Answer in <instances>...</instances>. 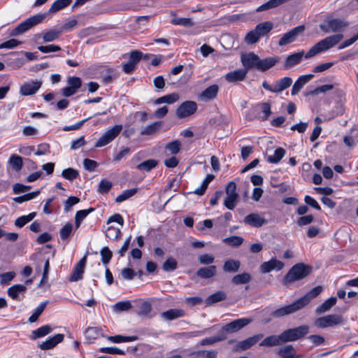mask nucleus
<instances>
[{
  "label": "nucleus",
  "instance_id": "33",
  "mask_svg": "<svg viewBox=\"0 0 358 358\" xmlns=\"http://www.w3.org/2000/svg\"><path fill=\"white\" fill-rule=\"evenodd\" d=\"M289 0H269L268 1L264 3V4L259 6L256 11L260 12L263 10H269L271 8H276L285 3L287 2Z\"/></svg>",
  "mask_w": 358,
  "mask_h": 358
},
{
  "label": "nucleus",
  "instance_id": "17",
  "mask_svg": "<svg viewBox=\"0 0 358 358\" xmlns=\"http://www.w3.org/2000/svg\"><path fill=\"white\" fill-rule=\"evenodd\" d=\"M26 291V285L17 284L10 287L7 290V294L12 299L20 301L24 297V293Z\"/></svg>",
  "mask_w": 358,
  "mask_h": 358
},
{
  "label": "nucleus",
  "instance_id": "30",
  "mask_svg": "<svg viewBox=\"0 0 358 358\" xmlns=\"http://www.w3.org/2000/svg\"><path fill=\"white\" fill-rule=\"evenodd\" d=\"M185 315L184 310L181 309H170L161 313V316L166 320H173Z\"/></svg>",
  "mask_w": 358,
  "mask_h": 358
},
{
  "label": "nucleus",
  "instance_id": "6",
  "mask_svg": "<svg viewBox=\"0 0 358 358\" xmlns=\"http://www.w3.org/2000/svg\"><path fill=\"white\" fill-rule=\"evenodd\" d=\"M252 322L251 318H239L225 324L221 329L222 334H232L238 331Z\"/></svg>",
  "mask_w": 358,
  "mask_h": 358
},
{
  "label": "nucleus",
  "instance_id": "64",
  "mask_svg": "<svg viewBox=\"0 0 358 358\" xmlns=\"http://www.w3.org/2000/svg\"><path fill=\"white\" fill-rule=\"evenodd\" d=\"M114 310L117 312L128 310L131 308V304L129 301H120L115 304Z\"/></svg>",
  "mask_w": 358,
  "mask_h": 358
},
{
  "label": "nucleus",
  "instance_id": "37",
  "mask_svg": "<svg viewBox=\"0 0 358 358\" xmlns=\"http://www.w3.org/2000/svg\"><path fill=\"white\" fill-rule=\"evenodd\" d=\"M273 29V23L270 21H266L258 24L255 29L260 36L267 34Z\"/></svg>",
  "mask_w": 358,
  "mask_h": 358
},
{
  "label": "nucleus",
  "instance_id": "10",
  "mask_svg": "<svg viewBox=\"0 0 358 358\" xmlns=\"http://www.w3.org/2000/svg\"><path fill=\"white\" fill-rule=\"evenodd\" d=\"M197 109V104L193 101H186L182 103L176 111L178 118H185L193 115Z\"/></svg>",
  "mask_w": 358,
  "mask_h": 358
},
{
  "label": "nucleus",
  "instance_id": "63",
  "mask_svg": "<svg viewBox=\"0 0 358 358\" xmlns=\"http://www.w3.org/2000/svg\"><path fill=\"white\" fill-rule=\"evenodd\" d=\"M237 199L238 196H227L224 201V206L229 210L234 209Z\"/></svg>",
  "mask_w": 358,
  "mask_h": 358
},
{
  "label": "nucleus",
  "instance_id": "61",
  "mask_svg": "<svg viewBox=\"0 0 358 358\" xmlns=\"http://www.w3.org/2000/svg\"><path fill=\"white\" fill-rule=\"evenodd\" d=\"M334 88L333 85H324L320 86L315 90L309 92L307 94L308 95H317L320 93H324L327 91L331 90Z\"/></svg>",
  "mask_w": 358,
  "mask_h": 358
},
{
  "label": "nucleus",
  "instance_id": "50",
  "mask_svg": "<svg viewBox=\"0 0 358 358\" xmlns=\"http://www.w3.org/2000/svg\"><path fill=\"white\" fill-rule=\"evenodd\" d=\"M108 339L113 343H124V342H131L137 340V336H124L121 335H117L113 336H108Z\"/></svg>",
  "mask_w": 358,
  "mask_h": 358
},
{
  "label": "nucleus",
  "instance_id": "12",
  "mask_svg": "<svg viewBox=\"0 0 358 358\" xmlns=\"http://www.w3.org/2000/svg\"><path fill=\"white\" fill-rule=\"evenodd\" d=\"M42 85L41 80H29L20 87L19 93L22 96H30L36 93Z\"/></svg>",
  "mask_w": 358,
  "mask_h": 358
},
{
  "label": "nucleus",
  "instance_id": "21",
  "mask_svg": "<svg viewBox=\"0 0 358 358\" xmlns=\"http://www.w3.org/2000/svg\"><path fill=\"white\" fill-rule=\"evenodd\" d=\"M314 76L313 74L303 75L298 78L292 86L291 94L294 96L297 94L303 87L308 83Z\"/></svg>",
  "mask_w": 358,
  "mask_h": 358
},
{
  "label": "nucleus",
  "instance_id": "54",
  "mask_svg": "<svg viewBox=\"0 0 358 358\" xmlns=\"http://www.w3.org/2000/svg\"><path fill=\"white\" fill-rule=\"evenodd\" d=\"M78 171L73 168H68L63 170L62 176L66 180L70 181L73 180L78 176Z\"/></svg>",
  "mask_w": 358,
  "mask_h": 358
},
{
  "label": "nucleus",
  "instance_id": "18",
  "mask_svg": "<svg viewBox=\"0 0 358 358\" xmlns=\"http://www.w3.org/2000/svg\"><path fill=\"white\" fill-rule=\"evenodd\" d=\"M280 57L278 56L268 57L264 59L259 58L257 70L260 71H266L274 66L280 62Z\"/></svg>",
  "mask_w": 358,
  "mask_h": 358
},
{
  "label": "nucleus",
  "instance_id": "49",
  "mask_svg": "<svg viewBox=\"0 0 358 358\" xmlns=\"http://www.w3.org/2000/svg\"><path fill=\"white\" fill-rule=\"evenodd\" d=\"M136 192H137L136 188L126 189L121 194L118 195L115 198V202H117V203L123 202V201H126L127 199L131 198L134 195H135L136 194Z\"/></svg>",
  "mask_w": 358,
  "mask_h": 358
},
{
  "label": "nucleus",
  "instance_id": "20",
  "mask_svg": "<svg viewBox=\"0 0 358 358\" xmlns=\"http://www.w3.org/2000/svg\"><path fill=\"white\" fill-rule=\"evenodd\" d=\"M263 336L264 335L262 334H258L251 337H249L244 341H240L236 346V350H246L250 348L255 344H256L259 340H261L263 338Z\"/></svg>",
  "mask_w": 358,
  "mask_h": 358
},
{
  "label": "nucleus",
  "instance_id": "58",
  "mask_svg": "<svg viewBox=\"0 0 358 358\" xmlns=\"http://www.w3.org/2000/svg\"><path fill=\"white\" fill-rule=\"evenodd\" d=\"M112 185L113 184L110 181L103 179L99 183L98 192L101 194H106L109 192L112 187Z\"/></svg>",
  "mask_w": 358,
  "mask_h": 358
},
{
  "label": "nucleus",
  "instance_id": "60",
  "mask_svg": "<svg viewBox=\"0 0 358 358\" xmlns=\"http://www.w3.org/2000/svg\"><path fill=\"white\" fill-rule=\"evenodd\" d=\"M15 273L13 271L3 273L0 275V283L1 285H8L15 278Z\"/></svg>",
  "mask_w": 358,
  "mask_h": 358
},
{
  "label": "nucleus",
  "instance_id": "40",
  "mask_svg": "<svg viewBox=\"0 0 358 358\" xmlns=\"http://www.w3.org/2000/svg\"><path fill=\"white\" fill-rule=\"evenodd\" d=\"M227 338V335L220 331L219 334L213 337L206 338L200 341L201 345H212L214 343L222 341Z\"/></svg>",
  "mask_w": 358,
  "mask_h": 358
},
{
  "label": "nucleus",
  "instance_id": "56",
  "mask_svg": "<svg viewBox=\"0 0 358 358\" xmlns=\"http://www.w3.org/2000/svg\"><path fill=\"white\" fill-rule=\"evenodd\" d=\"M260 37L261 36L254 29L247 34L245 37V41L248 44H255L259 41Z\"/></svg>",
  "mask_w": 358,
  "mask_h": 358
},
{
  "label": "nucleus",
  "instance_id": "26",
  "mask_svg": "<svg viewBox=\"0 0 358 358\" xmlns=\"http://www.w3.org/2000/svg\"><path fill=\"white\" fill-rule=\"evenodd\" d=\"M85 338L89 343L103 336L102 329L96 327H90L85 331Z\"/></svg>",
  "mask_w": 358,
  "mask_h": 358
},
{
  "label": "nucleus",
  "instance_id": "9",
  "mask_svg": "<svg viewBox=\"0 0 358 358\" xmlns=\"http://www.w3.org/2000/svg\"><path fill=\"white\" fill-rule=\"evenodd\" d=\"M292 79L289 77H284L276 81L274 87L269 85L266 80L262 83V87L271 92L280 93L291 86Z\"/></svg>",
  "mask_w": 358,
  "mask_h": 358
},
{
  "label": "nucleus",
  "instance_id": "5",
  "mask_svg": "<svg viewBox=\"0 0 358 358\" xmlns=\"http://www.w3.org/2000/svg\"><path fill=\"white\" fill-rule=\"evenodd\" d=\"M309 327L307 325H301L296 328L288 329L282 332L284 343L296 341L308 333Z\"/></svg>",
  "mask_w": 358,
  "mask_h": 358
},
{
  "label": "nucleus",
  "instance_id": "45",
  "mask_svg": "<svg viewBox=\"0 0 358 358\" xmlns=\"http://www.w3.org/2000/svg\"><path fill=\"white\" fill-rule=\"evenodd\" d=\"M36 213L35 212L31 213L27 215H22L17 218L15 221V225L17 227L22 228L26 224L31 221L36 216Z\"/></svg>",
  "mask_w": 358,
  "mask_h": 358
},
{
  "label": "nucleus",
  "instance_id": "47",
  "mask_svg": "<svg viewBox=\"0 0 358 358\" xmlns=\"http://www.w3.org/2000/svg\"><path fill=\"white\" fill-rule=\"evenodd\" d=\"M251 280V275L248 273H243L236 275L232 278V282L235 285H242Z\"/></svg>",
  "mask_w": 358,
  "mask_h": 358
},
{
  "label": "nucleus",
  "instance_id": "32",
  "mask_svg": "<svg viewBox=\"0 0 358 358\" xmlns=\"http://www.w3.org/2000/svg\"><path fill=\"white\" fill-rule=\"evenodd\" d=\"M336 297H330L329 299L326 300L321 306L316 308V313L322 314L329 311L336 303Z\"/></svg>",
  "mask_w": 358,
  "mask_h": 358
},
{
  "label": "nucleus",
  "instance_id": "46",
  "mask_svg": "<svg viewBox=\"0 0 358 358\" xmlns=\"http://www.w3.org/2000/svg\"><path fill=\"white\" fill-rule=\"evenodd\" d=\"M71 3V0H57L55 1L49 9V13H55L67 7Z\"/></svg>",
  "mask_w": 358,
  "mask_h": 358
},
{
  "label": "nucleus",
  "instance_id": "23",
  "mask_svg": "<svg viewBox=\"0 0 358 358\" xmlns=\"http://www.w3.org/2000/svg\"><path fill=\"white\" fill-rule=\"evenodd\" d=\"M322 286H317L310 290L306 295L298 299L302 308L309 303V302L317 296H318L322 291Z\"/></svg>",
  "mask_w": 358,
  "mask_h": 358
},
{
  "label": "nucleus",
  "instance_id": "36",
  "mask_svg": "<svg viewBox=\"0 0 358 358\" xmlns=\"http://www.w3.org/2000/svg\"><path fill=\"white\" fill-rule=\"evenodd\" d=\"M52 329L49 325L42 326L34 330L31 335V338L35 340L38 338L43 337L52 331Z\"/></svg>",
  "mask_w": 358,
  "mask_h": 358
},
{
  "label": "nucleus",
  "instance_id": "43",
  "mask_svg": "<svg viewBox=\"0 0 358 358\" xmlns=\"http://www.w3.org/2000/svg\"><path fill=\"white\" fill-rule=\"evenodd\" d=\"M285 155V150L282 148H278L273 155L267 157V162L272 164L278 163Z\"/></svg>",
  "mask_w": 358,
  "mask_h": 358
},
{
  "label": "nucleus",
  "instance_id": "42",
  "mask_svg": "<svg viewBox=\"0 0 358 358\" xmlns=\"http://www.w3.org/2000/svg\"><path fill=\"white\" fill-rule=\"evenodd\" d=\"M94 211L93 208H90L89 209L80 210L76 212L75 216V225L76 228L78 229L82 221L92 212Z\"/></svg>",
  "mask_w": 358,
  "mask_h": 358
},
{
  "label": "nucleus",
  "instance_id": "57",
  "mask_svg": "<svg viewBox=\"0 0 358 358\" xmlns=\"http://www.w3.org/2000/svg\"><path fill=\"white\" fill-rule=\"evenodd\" d=\"M73 230V224L71 223L66 224L59 231L60 237L62 240L67 239L71 235Z\"/></svg>",
  "mask_w": 358,
  "mask_h": 358
},
{
  "label": "nucleus",
  "instance_id": "35",
  "mask_svg": "<svg viewBox=\"0 0 358 358\" xmlns=\"http://www.w3.org/2000/svg\"><path fill=\"white\" fill-rule=\"evenodd\" d=\"M294 352V349L292 345H286L280 348L278 354L280 358H300V356L296 355Z\"/></svg>",
  "mask_w": 358,
  "mask_h": 358
},
{
  "label": "nucleus",
  "instance_id": "51",
  "mask_svg": "<svg viewBox=\"0 0 358 358\" xmlns=\"http://www.w3.org/2000/svg\"><path fill=\"white\" fill-rule=\"evenodd\" d=\"M226 297V294L224 292L217 291L208 297L207 302L209 304L215 303L224 300Z\"/></svg>",
  "mask_w": 358,
  "mask_h": 358
},
{
  "label": "nucleus",
  "instance_id": "53",
  "mask_svg": "<svg viewBox=\"0 0 358 358\" xmlns=\"http://www.w3.org/2000/svg\"><path fill=\"white\" fill-rule=\"evenodd\" d=\"M223 241L231 246L238 247L243 243V238L241 236H232L225 238Z\"/></svg>",
  "mask_w": 358,
  "mask_h": 358
},
{
  "label": "nucleus",
  "instance_id": "16",
  "mask_svg": "<svg viewBox=\"0 0 358 358\" xmlns=\"http://www.w3.org/2000/svg\"><path fill=\"white\" fill-rule=\"evenodd\" d=\"M86 262L87 256H84L75 266L73 271L69 278V281L76 282L83 278Z\"/></svg>",
  "mask_w": 358,
  "mask_h": 358
},
{
  "label": "nucleus",
  "instance_id": "1",
  "mask_svg": "<svg viewBox=\"0 0 358 358\" xmlns=\"http://www.w3.org/2000/svg\"><path fill=\"white\" fill-rule=\"evenodd\" d=\"M343 38V35L342 34L331 35L315 43L306 55H304L303 51H300L288 55L284 63L285 69H289L299 64L302 61L303 57L306 59H310L327 51L338 44Z\"/></svg>",
  "mask_w": 358,
  "mask_h": 358
},
{
  "label": "nucleus",
  "instance_id": "55",
  "mask_svg": "<svg viewBox=\"0 0 358 358\" xmlns=\"http://www.w3.org/2000/svg\"><path fill=\"white\" fill-rule=\"evenodd\" d=\"M177 262L173 257L168 258L163 264L162 268L164 271L170 272L177 268Z\"/></svg>",
  "mask_w": 358,
  "mask_h": 358
},
{
  "label": "nucleus",
  "instance_id": "19",
  "mask_svg": "<svg viewBox=\"0 0 358 358\" xmlns=\"http://www.w3.org/2000/svg\"><path fill=\"white\" fill-rule=\"evenodd\" d=\"M64 335L58 334L52 337H49L45 341L39 345V348L43 350H50L55 348L57 344L64 341Z\"/></svg>",
  "mask_w": 358,
  "mask_h": 358
},
{
  "label": "nucleus",
  "instance_id": "28",
  "mask_svg": "<svg viewBox=\"0 0 358 358\" xmlns=\"http://www.w3.org/2000/svg\"><path fill=\"white\" fill-rule=\"evenodd\" d=\"M219 90L218 85H212L207 87L201 94V99L204 101L213 99L216 97Z\"/></svg>",
  "mask_w": 358,
  "mask_h": 358
},
{
  "label": "nucleus",
  "instance_id": "38",
  "mask_svg": "<svg viewBox=\"0 0 358 358\" xmlns=\"http://www.w3.org/2000/svg\"><path fill=\"white\" fill-rule=\"evenodd\" d=\"M162 122H155L143 127L141 131V135H152L155 134L162 127Z\"/></svg>",
  "mask_w": 358,
  "mask_h": 358
},
{
  "label": "nucleus",
  "instance_id": "31",
  "mask_svg": "<svg viewBox=\"0 0 358 358\" xmlns=\"http://www.w3.org/2000/svg\"><path fill=\"white\" fill-rule=\"evenodd\" d=\"M216 271L215 266H209L199 268L196 272V275L201 278H210L216 274Z\"/></svg>",
  "mask_w": 358,
  "mask_h": 358
},
{
  "label": "nucleus",
  "instance_id": "27",
  "mask_svg": "<svg viewBox=\"0 0 358 358\" xmlns=\"http://www.w3.org/2000/svg\"><path fill=\"white\" fill-rule=\"evenodd\" d=\"M62 30L48 29L41 33L43 42L50 43L57 40L62 34Z\"/></svg>",
  "mask_w": 358,
  "mask_h": 358
},
{
  "label": "nucleus",
  "instance_id": "62",
  "mask_svg": "<svg viewBox=\"0 0 358 358\" xmlns=\"http://www.w3.org/2000/svg\"><path fill=\"white\" fill-rule=\"evenodd\" d=\"M67 83L76 91L81 87L82 80L79 77L73 76L68 78Z\"/></svg>",
  "mask_w": 358,
  "mask_h": 358
},
{
  "label": "nucleus",
  "instance_id": "15",
  "mask_svg": "<svg viewBox=\"0 0 358 358\" xmlns=\"http://www.w3.org/2000/svg\"><path fill=\"white\" fill-rule=\"evenodd\" d=\"M284 263L275 258H271L268 262H263L259 267L262 273H267L273 270L280 271L284 267Z\"/></svg>",
  "mask_w": 358,
  "mask_h": 358
},
{
  "label": "nucleus",
  "instance_id": "52",
  "mask_svg": "<svg viewBox=\"0 0 358 358\" xmlns=\"http://www.w3.org/2000/svg\"><path fill=\"white\" fill-rule=\"evenodd\" d=\"M171 23L174 25H180L185 27H190L193 26L194 23L190 18L186 17H176L171 20Z\"/></svg>",
  "mask_w": 358,
  "mask_h": 358
},
{
  "label": "nucleus",
  "instance_id": "2",
  "mask_svg": "<svg viewBox=\"0 0 358 358\" xmlns=\"http://www.w3.org/2000/svg\"><path fill=\"white\" fill-rule=\"evenodd\" d=\"M311 271V268L304 264L303 263H298L294 265L285 275L282 280V283L285 285H288L290 283L300 280L306 278Z\"/></svg>",
  "mask_w": 358,
  "mask_h": 358
},
{
  "label": "nucleus",
  "instance_id": "34",
  "mask_svg": "<svg viewBox=\"0 0 358 358\" xmlns=\"http://www.w3.org/2000/svg\"><path fill=\"white\" fill-rule=\"evenodd\" d=\"M179 100V94L178 93L173 92L169 94H166L160 98L157 99L155 101V104H161V103H168L171 104Z\"/></svg>",
  "mask_w": 358,
  "mask_h": 358
},
{
  "label": "nucleus",
  "instance_id": "14",
  "mask_svg": "<svg viewBox=\"0 0 358 358\" xmlns=\"http://www.w3.org/2000/svg\"><path fill=\"white\" fill-rule=\"evenodd\" d=\"M304 29V26L301 25L298 26L292 29L291 31L287 32L280 39L278 42L279 45L283 46L294 41L299 34L303 31Z\"/></svg>",
  "mask_w": 358,
  "mask_h": 358
},
{
  "label": "nucleus",
  "instance_id": "7",
  "mask_svg": "<svg viewBox=\"0 0 358 358\" xmlns=\"http://www.w3.org/2000/svg\"><path fill=\"white\" fill-rule=\"evenodd\" d=\"M122 124H116L107 130L97 141L95 146L97 148L105 146L110 143L121 132Z\"/></svg>",
  "mask_w": 358,
  "mask_h": 358
},
{
  "label": "nucleus",
  "instance_id": "25",
  "mask_svg": "<svg viewBox=\"0 0 358 358\" xmlns=\"http://www.w3.org/2000/svg\"><path fill=\"white\" fill-rule=\"evenodd\" d=\"M245 223L255 227H260L266 223L265 220L257 213H251L244 218Z\"/></svg>",
  "mask_w": 358,
  "mask_h": 358
},
{
  "label": "nucleus",
  "instance_id": "4",
  "mask_svg": "<svg viewBox=\"0 0 358 358\" xmlns=\"http://www.w3.org/2000/svg\"><path fill=\"white\" fill-rule=\"evenodd\" d=\"M347 25L348 23L343 20L328 17L320 25V28L324 32L329 34L341 31L347 27Z\"/></svg>",
  "mask_w": 358,
  "mask_h": 358
},
{
  "label": "nucleus",
  "instance_id": "29",
  "mask_svg": "<svg viewBox=\"0 0 358 358\" xmlns=\"http://www.w3.org/2000/svg\"><path fill=\"white\" fill-rule=\"evenodd\" d=\"M181 143L179 140H174L167 143L165 147V153L166 155H175L180 152Z\"/></svg>",
  "mask_w": 358,
  "mask_h": 358
},
{
  "label": "nucleus",
  "instance_id": "59",
  "mask_svg": "<svg viewBox=\"0 0 358 358\" xmlns=\"http://www.w3.org/2000/svg\"><path fill=\"white\" fill-rule=\"evenodd\" d=\"M101 261L104 265H107L112 257V252L108 247H103L101 250Z\"/></svg>",
  "mask_w": 358,
  "mask_h": 358
},
{
  "label": "nucleus",
  "instance_id": "8",
  "mask_svg": "<svg viewBox=\"0 0 358 358\" xmlns=\"http://www.w3.org/2000/svg\"><path fill=\"white\" fill-rule=\"evenodd\" d=\"M344 320L341 315L332 314L319 317L315 321V324L320 328H327L343 324Z\"/></svg>",
  "mask_w": 358,
  "mask_h": 358
},
{
  "label": "nucleus",
  "instance_id": "11",
  "mask_svg": "<svg viewBox=\"0 0 358 358\" xmlns=\"http://www.w3.org/2000/svg\"><path fill=\"white\" fill-rule=\"evenodd\" d=\"M302 307L298 300L292 303V304L281 307L271 313V316L273 318L282 317L290 314H292L299 310L301 309Z\"/></svg>",
  "mask_w": 358,
  "mask_h": 358
},
{
  "label": "nucleus",
  "instance_id": "22",
  "mask_svg": "<svg viewBox=\"0 0 358 358\" xmlns=\"http://www.w3.org/2000/svg\"><path fill=\"white\" fill-rule=\"evenodd\" d=\"M248 73L247 69H241L229 72L225 75V79L229 83L243 81Z\"/></svg>",
  "mask_w": 358,
  "mask_h": 358
},
{
  "label": "nucleus",
  "instance_id": "13",
  "mask_svg": "<svg viewBox=\"0 0 358 358\" xmlns=\"http://www.w3.org/2000/svg\"><path fill=\"white\" fill-rule=\"evenodd\" d=\"M259 59V57L252 52L242 54L241 57V63L245 67L244 69H247V71L252 69L257 70Z\"/></svg>",
  "mask_w": 358,
  "mask_h": 358
},
{
  "label": "nucleus",
  "instance_id": "44",
  "mask_svg": "<svg viewBox=\"0 0 358 358\" xmlns=\"http://www.w3.org/2000/svg\"><path fill=\"white\" fill-rule=\"evenodd\" d=\"M158 162L157 160L151 159L144 161L137 165L136 168L140 171H150L152 169L155 168Z\"/></svg>",
  "mask_w": 358,
  "mask_h": 358
},
{
  "label": "nucleus",
  "instance_id": "41",
  "mask_svg": "<svg viewBox=\"0 0 358 358\" xmlns=\"http://www.w3.org/2000/svg\"><path fill=\"white\" fill-rule=\"evenodd\" d=\"M8 163L12 166L13 169H14L16 171H19L22 169L23 166V161L22 158L17 155L15 154H13L10 155Z\"/></svg>",
  "mask_w": 358,
  "mask_h": 358
},
{
  "label": "nucleus",
  "instance_id": "39",
  "mask_svg": "<svg viewBox=\"0 0 358 358\" xmlns=\"http://www.w3.org/2000/svg\"><path fill=\"white\" fill-rule=\"evenodd\" d=\"M241 263L238 260L228 259L223 265V270L225 272L235 273L238 271Z\"/></svg>",
  "mask_w": 358,
  "mask_h": 358
},
{
  "label": "nucleus",
  "instance_id": "48",
  "mask_svg": "<svg viewBox=\"0 0 358 358\" xmlns=\"http://www.w3.org/2000/svg\"><path fill=\"white\" fill-rule=\"evenodd\" d=\"M48 303V301L41 302L36 307V308L34 310V311L32 313V315L29 318V322L32 323V322H36L38 320V317L41 315V313H43V311L45 308Z\"/></svg>",
  "mask_w": 358,
  "mask_h": 358
},
{
  "label": "nucleus",
  "instance_id": "24",
  "mask_svg": "<svg viewBox=\"0 0 358 358\" xmlns=\"http://www.w3.org/2000/svg\"><path fill=\"white\" fill-rule=\"evenodd\" d=\"M282 333L280 335H271L266 337L260 343L262 347H273L280 345L284 343Z\"/></svg>",
  "mask_w": 358,
  "mask_h": 358
},
{
  "label": "nucleus",
  "instance_id": "3",
  "mask_svg": "<svg viewBox=\"0 0 358 358\" xmlns=\"http://www.w3.org/2000/svg\"><path fill=\"white\" fill-rule=\"evenodd\" d=\"M45 17V15L44 14H38L26 19L12 30L10 35L16 36L27 31L35 25L41 23Z\"/></svg>",
  "mask_w": 358,
  "mask_h": 358
}]
</instances>
